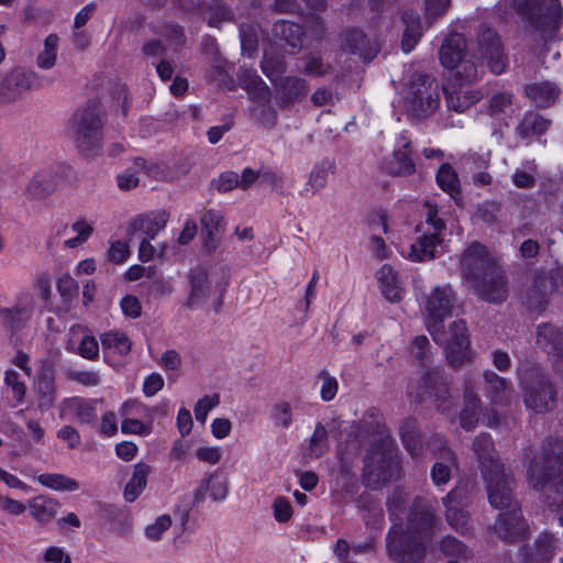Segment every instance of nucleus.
Segmentation results:
<instances>
[{
	"instance_id": "nucleus-30",
	"label": "nucleus",
	"mask_w": 563,
	"mask_h": 563,
	"mask_svg": "<svg viewBox=\"0 0 563 563\" xmlns=\"http://www.w3.org/2000/svg\"><path fill=\"white\" fill-rule=\"evenodd\" d=\"M31 516L42 525L51 522L58 514L60 504L55 498L40 495L29 500Z\"/></svg>"
},
{
	"instance_id": "nucleus-55",
	"label": "nucleus",
	"mask_w": 563,
	"mask_h": 563,
	"mask_svg": "<svg viewBox=\"0 0 563 563\" xmlns=\"http://www.w3.org/2000/svg\"><path fill=\"white\" fill-rule=\"evenodd\" d=\"M472 494L467 484L455 486L448 495L442 498L443 505H456L467 508L472 503Z\"/></svg>"
},
{
	"instance_id": "nucleus-7",
	"label": "nucleus",
	"mask_w": 563,
	"mask_h": 563,
	"mask_svg": "<svg viewBox=\"0 0 563 563\" xmlns=\"http://www.w3.org/2000/svg\"><path fill=\"white\" fill-rule=\"evenodd\" d=\"M455 302V294L450 285L435 286L421 299L424 322L435 342H440L443 322L451 316Z\"/></svg>"
},
{
	"instance_id": "nucleus-11",
	"label": "nucleus",
	"mask_w": 563,
	"mask_h": 563,
	"mask_svg": "<svg viewBox=\"0 0 563 563\" xmlns=\"http://www.w3.org/2000/svg\"><path fill=\"white\" fill-rule=\"evenodd\" d=\"M449 385V377L443 369L430 368L420 379L416 401L422 404L426 400H431L439 411L446 412L455 404Z\"/></svg>"
},
{
	"instance_id": "nucleus-64",
	"label": "nucleus",
	"mask_w": 563,
	"mask_h": 563,
	"mask_svg": "<svg viewBox=\"0 0 563 563\" xmlns=\"http://www.w3.org/2000/svg\"><path fill=\"white\" fill-rule=\"evenodd\" d=\"M223 217L219 211L208 210L201 217V225L209 238H213L220 232Z\"/></svg>"
},
{
	"instance_id": "nucleus-61",
	"label": "nucleus",
	"mask_w": 563,
	"mask_h": 563,
	"mask_svg": "<svg viewBox=\"0 0 563 563\" xmlns=\"http://www.w3.org/2000/svg\"><path fill=\"white\" fill-rule=\"evenodd\" d=\"M277 427L287 429L292 423L291 407L286 401H279L273 406L271 415Z\"/></svg>"
},
{
	"instance_id": "nucleus-33",
	"label": "nucleus",
	"mask_w": 563,
	"mask_h": 563,
	"mask_svg": "<svg viewBox=\"0 0 563 563\" xmlns=\"http://www.w3.org/2000/svg\"><path fill=\"white\" fill-rule=\"evenodd\" d=\"M35 389L38 398V407L48 409L56 399L55 377L52 368H43L36 378Z\"/></svg>"
},
{
	"instance_id": "nucleus-17",
	"label": "nucleus",
	"mask_w": 563,
	"mask_h": 563,
	"mask_svg": "<svg viewBox=\"0 0 563 563\" xmlns=\"http://www.w3.org/2000/svg\"><path fill=\"white\" fill-rule=\"evenodd\" d=\"M494 531L506 543L512 544L525 540L529 533V526L522 516L521 507L500 512Z\"/></svg>"
},
{
	"instance_id": "nucleus-9",
	"label": "nucleus",
	"mask_w": 563,
	"mask_h": 563,
	"mask_svg": "<svg viewBox=\"0 0 563 563\" xmlns=\"http://www.w3.org/2000/svg\"><path fill=\"white\" fill-rule=\"evenodd\" d=\"M428 545L405 531L401 522L394 523L386 536V552L395 563H422Z\"/></svg>"
},
{
	"instance_id": "nucleus-51",
	"label": "nucleus",
	"mask_w": 563,
	"mask_h": 563,
	"mask_svg": "<svg viewBox=\"0 0 563 563\" xmlns=\"http://www.w3.org/2000/svg\"><path fill=\"white\" fill-rule=\"evenodd\" d=\"M448 523L461 534L468 531V512L464 507L444 505Z\"/></svg>"
},
{
	"instance_id": "nucleus-8",
	"label": "nucleus",
	"mask_w": 563,
	"mask_h": 563,
	"mask_svg": "<svg viewBox=\"0 0 563 563\" xmlns=\"http://www.w3.org/2000/svg\"><path fill=\"white\" fill-rule=\"evenodd\" d=\"M439 106V82L430 75H415L408 93L409 114L419 120L427 119L435 112Z\"/></svg>"
},
{
	"instance_id": "nucleus-53",
	"label": "nucleus",
	"mask_w": 563,
	"mask_h": 563,
	"mask_svg": "<svg viewBox=\"0 0 563 563\" xmlns=\"http://www.w3.org/2000/svg\"><path fill=\"white\" fill-rule=\"evenodd\" d=\"M406 504L407 494L399 487L395 488L387 499V510L394 523L401 522V514L405 511Z\"/></svg>"
},
{
	"instance_id": "nucleus-45",
	"label": "nucleus",
	"mask_w": 563,
	"mask_h": 563,
	"mask_svg": "<svg viewBox=\"0 0 563 563\" xmlns=\"http://www.w3.org/2000/svg\"><path fill=\"white\" fill-rule=\"evenodd\" d=\"M100 342L103 349L112 350L120 355L130 353L132 342L128 335L120 331H109L100 335Z\"/></svg>"
},
{
	"instance_id": "nucleus-57",
	"label": "nucleus",
	"mask_w": 563,
	"mask_h": 563,
	"mask_svg": "<svg viewBox=\"0 0 563 563\" xmlns=\"http://www.w3.org/2000/svg\"><path fill=\"white\" fill-rule=\"evenodd\" d=\"M454 466H456V459L452 462L437 460L431 468V479L434 485L440 486L446 484L451 478L452 467Z\"/></svg>"
},
{
	"instance_id": "nucleus-43",
	"label": "nucleus",
	"mask_w": 563,
	"mask_h": 563,
	"mask_svg": "<svg viewBox=\"0 0 563 563\" xmlns=\"http://www.w3.org/2000/svg\"><path fill=\"white\" fill-rule=\"evenodd\" d=\"M55 181L48 172H40L30 180L26 192L33 199H42L54 190Z\"/></svg>"
},
{
	"instance_id": "nucleus-34",
	"label": "nucleus",
	"mask_w": 563,
	"mask_h": 563,
	"mask_svg": "<svg viewBox=\"0 0 563 563\" xmlns=\"http://www.w3.org/2000/svg\"><path fill=\"white\" fill-rule=\"evenodd\" d=\"M442 240L437 233H423L411 245L409 258L415 262L430 261L437 256V249Z\"/></svg>"
},
{
	"instance_id": "nucleus-15",
	"label": "nucleus",
	"mask_w": 563,
	"mask_h": 563,
	"mask_svg": "<svg viewBox=\"0 0 563 563\" xmlns=\"http://www.w3.org/2000/svg\"><path fill=\"white\" fill-rule=\"evenodd\" d=\"M339 40L343 53L358 56L365 64L371 63L379 53L376 40L369 38L363 30L355 26L344 29Z\"/></svg>"
},
{
	"instance_id": "nucleus-4",
	"label": "nucleus",
	"mask_w": 563,
	"mask_h": 563,
	"mask_svg": "<svg viewBox=\"0 0 563 563\" xmlns=\"http://www.w3.org/2000/svg\"><path fill=\"white\" fill-rule=\"evenodd\" d=\"M514 4L544 42L556 38L563 19L559 0H515Z\"/></svg>"
},
{
	"instance_id": "nucleus-62",
	"label": "nucleus",
	"mask_w": 563,
	"mask_h": 563,
	"mask_svg": "<svg viewBox=\"0 0 563 563\" xmlns=\"http://www.w3.org/2000/svg\"><path fill=\"white\" fill-rule=\"evenodd\" d=\"M220 402L218 394L211 396H203L195 405L194 412L198 422L205 423L210 410L217 407Z\"/></svg>"
},
{
	"instance_id": "nucleus-46",
	"label": "nucleus",
	"mask_w": 563,
	"mask_h": 563,
	"mask_svg": "<svg viewBox=\"0 0 563 563\" xmlns=\"http://www.w3.org/2000/svg\"><path fill=\"white\" fill-rule=\"evenodd\" d=\"M454 79L460 85L472 84L479 78V70L477 64L466 57H463L456 65L453 66Z\"/></svg>"
},
{
	"instance_id": "nucleus-5",
	"label": "nucleus",
	"mask_w": 563,
	"mask_h": 563,
	"mask_svg": "<svg viewBox=\"0 0 563 563\" xmlns=\"http://www.w3.org/2000/svg\"><path fill=\"white\" fill-rule=\"evenodd\" d=\"M103 109L91 100L71 119V130L78 150L86 156L98 153L102 144Z\"/></svg>"
},
{
	"instance_id": "nucleus-3",
	"label": "nucleus",
	"mask_w": 563,
	"mask_h": 563,
	"mask_svg": "<svg viewBox=\"0 0 563 563\" xmlns=\"http://www.w3.org/2000/svg\"><path fill=\"white\" fill-rule=\"evenodd\" d=\"M398 446L390 435L375 442L364 460L363 483L371 489L388 483L397 472Z\"/></svg>"
},
{
	"instance_id": "nucleus-2",
	"label": "nucleus",
	"mask_w": 563,
	"mask_h": 563,
	"mask_svg": "<svg viewBox=\"0 0 563 563\" xmlns=\"http://www.w3.org/2000/svg\"><path fill=\"white\" fill-rule=\"evenodd\" d=\"M530 485L541 492L553 490L563 503V439H545L528 468Z\"/></svg>"
},
{
	"instance_id": "nucleus-50",
	"label": "nucleus",
	"mask_w": 563,
	"mask_h": 563,
	"mask_svg": "<svg viewBox=\"0 0 563 563\" xmlns=\"http://www.w3.org/2000/svg\"><path fill=\"white\" fill-rule=\"evenodd\" d=\"M276 88L289 101L298 99L308 92L307 84L303 79L295 77H285Z\"/></svg>"
},
{
	"instance_id": "nucleus-6",
	"label": "nucleus",
	"mask_w": 563,
	"mask_h": 563,
	"mask_svg": "<svg viewBox=\"0 0 563 563\" xmlns=\"http://www.w3.org/2000/svg\"><path fill=\"white\" fill-rule=\"evenodd\" d=\"M522 400L528 410L547 413L555 409L558 391L551 377L533 367L525 372L520 380Z\"/></svg>"
},
{
	"instance_id": "nucleus-22",
	"label": "nucleus",
	"mask_w": 563,
	"mask_h": 563,
	"mask_svg": "<svg viewBox=\"0 0 563 563\" xmlns=\"http://www.w3.org/2000/svg\"><path fill=\"white\" fill-rule=\"evenodd\" d=\"M523 93L536 108L548 109L558 102L561 88L550 80L534 81L525 86Z\"/></svg>"
},
{
	"instance_id": "nucleus-23",
	"label": "nucleus",
	"mask_w": 563,
	"mask_h": 563,
	"mask_svg": "<svg viewBox=\"0 0 563 563\" xmlns=\"http://www.w3.org/2000/svg\"><path fill=\"white\" fill-rule=\"evenodd\" d=\"M554 555L555 538L549 532L541 533L533 545L520 548V556L523 563H549Z\"/></svg>"
},
{
	"instance_id": "nucleus-49",
	"label": "nucleus",
	"mask_w": 563,
	"mask_h": 563,
	"mask_svg": "<svg viewBox=\"0 0 563 563\" xmlns=\"http://www.w3.org/2000/svg\"><path fill=\"white\" fill-rule=\"evenodd\" d=\"M261 67L266 77L276 87L285 78L286 71L285 62L279 56H265L261 63Z\"/></svg>"
},
{
	"instance_id": "nucleus-31",
	"label": "nucleus",
	"mask_w": 563,
	"mask_h": 563,
	"mask_svg": "<svg viewBox=\"0 0 563 563\" xmlns=\"http://www.w3.org/2000/svg\"><path fill=\"white\" fill-rule=\"evenodd\" d=\"M382 294L390 302H398L402 297V287L397 273L389 264H384L376 273Z\"/></svg>"
},
{
	"instance_id": "nucleus-20",
	"label": "nucleus",
	"mask_w": 563,
	"mask_h": 563,
	"mask_svg": "<svg viewBox=\"0 0 563 563\" xmlns=\"http://www.w3.org/2000/svg\"><path fill=\"white\" fill-rule=\"evenodd\" d=\"M97 399L70 397L64 399L60 416L76 419L80 423L95 426L97 421Z\"/></svg>"
},
{
	"instance_id": "nucleus-16",
	"label": "nucleus",
	"mask_w": 563,
	"mask_h": 563,
	"mask_svg": "<svg viewBox=\"0 0 563 563\" xmlns=\"http://www.w3.org/2000/svg\"><path fill=\"white\" fill-rule=\"evenodd\" d=\"M444 333L440 335L439 344H444L446 358L451 366L456 367L463 364L470 354V340L467 327L464 320H455L449 327V338L444 339Z\"/></svg>"
},
{
	"instance_id": "nucleus-21",
	"label": "nucleus",
	"mask_w": 563,
	"mask_h": 563,
	"mask_svg": "<svg viewBox=\"0 0 563 563\" xmlns=\"http://www.w3.org/2000/svg\"><path fill=\"white\" fill-rule=\"evenodd\" d=\"M473 450L477 456L482 476L505 468L495 449L494 441L488 433L478 434L473 441Z\"/></svg>"
},
{
	"instance_id": "nucleus-42",
	"label": "nucleus",
	"mask_w": 563,
	"mask_h": 563,
	"mask_svg": "<svg viewBox=\"0 0 563 563\" xmlns=\"http://www.w3.org/2000/svg\"><path fill=\"white\" fill-rule=\"evenodd\" d=\"M59 37L55 33L48 34L43 43V49L36 56V66L41 69H52L57 62Z\"/></svg>"
},
{
	"instance_id": "nucleus-13",
	"label": "nucleus",
	"mask_w": 563,
	"mask_h": 563,
	"mask_svg": "<svg viewBox=\"0 0 563 563\" xmlns=\"http://www.w3.org/2000/svg\"><path fill=\"white\" fill-rule=\"evenodd\" d=\"M490 506L498 510H509L521 507L515 492V481L505 468L483 475Z\"/></svg>"
},
{
	"instance_id": "nucleus-48",
	"label": "nucleus",
	"mask_w": 563,
	"mask_h": 563,
	"mask_svg": "<svg viewBox=\"0 0 563 563\" xmlns=\"http://www.w3.org/2000/svg\"><path fill=\"white\" fill-rule=\"evenodd\" d=\"M440 551L446 555L463 561H467L472 558V551L455 537L446 536L440 542Z\"/></svg>"
},
{
	"instance_id": "nucleus-10",
	"label": "nucleus",
	"mask_w": 563,
	"mask_h": 563,
	"mask_svg": "<svg viewBox=\"0 0 563 563\" xmlns=\"http://www.w3.org/2000/svg\"><path fill=\"white\" fill-rule=\"evenodd\" d=\"M474 56L486 63L488 69L495 75L504 74L509 65V56L500 35L492 27L482 25L472 47Z\"/></svg>"
},
{
	"instance_id": "nucleus-39",
	"label": "nucleus",
	"mask_w": 563,
	"mask_h": 563,
	"mask_svg": "<svg viewBox=\"0 0 563 563\" xmlns=\"http://www.w3.org/2000/svg\"><path fill=\"white\" fill-rule=\"evenodd\" d=\"M406 27L404 30L401 48L405 53H409L420 41L422 27L420 16L413 11H406L401 16Z\"/></svg>"
},
{
	"instance_id": "nucleus-41",
	"label": "nucleus",
	"mask_w": 563,
	"mask_h": 563,
	"mask_svg": "<svg viewBox=\"0 0 563 563\" xmlns=\"http://www.w3.org/2000/svg\"><path fill=\"white\" fill-rule=\"evenodd\" d=\"M437 183L443 191L448 192L459 203L462 199L460 180L456 172L450 164L444 163L440 166L437 173Z\"/></svg>"
},
{
	"instance_id": "nucleus-32",
	"label": "nucleus",
	"mask_w": 563,
	"mask_h": 563,
	"mask_svg": "<svg viewBox=\"0 0 563 563\" xmlns=\"http://www.w3.org/2000/svg\"><path fill=\"white\" fill-rule=\"evenodd\" d=\"M551 125V120L538 112L527 111L515 129L517 136L527 139L533 135L544 134Z\"/></svg>"
},
{
	"instance_id": "nucleus-40",
	"label": "nucleus",
	"mask_w": 563,
	"mask_h": 563,
	"mask_svg": "<svg viewBox=\"0 0 563 563\" xmlns=\"http://www.w3.org/2000/svg\"><path fill=\"white\" fill-rule=\"evenodd\" d=\"M482 410L481 399L468 386L464 390V408L461 411L460 422L465 430L475 428Z\"/></svg>"
},
{
	"instance_id": "nucleus-27",
	"label": "nucleus",
	"mask_w": 563,
	"mask_h": 563,
	"mask_svg": "<svg viewBox=\"0 0 563 563\" xmlns=\"http://www.w3.org/2000/svg\"><path fill=\"white\" fill-rule=\"evenodd\" d=\"M275 37L284 42V48L290 54H296L303 44V29L301 25L289 22L279 21L274 24L273 29Z\"/></svg>"
},
{
	"instance_id": "nucleus-24",
	"label": "nucleus",
	"mask_w": 563,
	"mask_h": 563,
	"mask_svg": "<svg viewBox=\"0 0 563 563\" xmlns=\"http://www.w3.org/2000/svg\"><path fill=\"white\" fill-rule=\"evenodd\" d=\"M537 345L548 355L563 358V328L544 322L537 327Z\"/></svg>"
},
{
	"instance_id": "nucleus-29",
	"label": "nucleus",
	"mask_w": 563,
	"mask_h": 563,
	"mask_svg": "<svg viewBox=\"0 0 563 563\" xmlns=\"http://www.w3.org/2000/svg\"><path fill=\"white\" fill-rule=\"evenodd\" d=\"M167 221L168 213L165 211L139 216L131 222V231L133 233L141 232L147 239H155L158 232L166 227Z\"/></svg>"
},
{
	"instance_id": "nucleus-44",
	"label": "nucleus",
	"mask_w": 563,
	"mask_h": 563,
	"mask_svg": "<svg viewBox=\"0 0 563 563\" xmlns=\"http://www.w3.org/2000/svg\"><path fill=\"white\" fill-rule=\"evenodd\" d=\"M37 482L51 489L59 492H74L79 488L76 479L57 473H44L37 476Z\"/></svg>"
},
{
	"instance_id": "nucleus-47",
	"label": "nucleus",
	"mask_w": 563,
	"mask_h": 563,
	"mask_svg": "<svg viewBox=\"0 0 563 563\" xmlns=\"http://www.w3.org/2000/svg\"><path fill=\"white\" fill-rule=\"evenodd\" d=\"M515 96L510 91H500L493 95L488 100L487 113L490 117L507 114L512 109Z\"/></svg>"
},
{
	"instance_id": "nucleus-60",
	"label": "nucleus",
	"mask_w": 563,
	"mask_h": 563,
	"mask_svg": "<svg viewBox=\"0 0 563 563\" xmlns=\"http://www.w3.org/2000/svg\"><path fill=\"white\" fill-rule=\"evenodd\" d=\"M206 488L214 501H222L228 496V482L216 474L209 475L206 479Z\"/></svg>"
},
{
	"instance_id": "nucleus-54",
	"label": "nucleus",
	"mask_w": 563,
	"mask_h": 563,
	"mask_svg": "<svg viewBox=\"0 0 563 563\" xmlns=\"http://www.w3.org/2000/svg\"><path fill=\"white\" fill-rule=\"evenodd\" d=\"M207 14L208 24L212 27H219L221 23L233 20V12L219 0L210 3Z\"/></svg>"
},
{
	"instance_id": "nucleus-63",
	"label": "nucleus",
	"mask_w": 563,
	"mask_h": 563,
	"mask_svg": "<svg viewBox=\"0 0 563 563\" xmlns=\"http://www.w3.org/2000/svg\"><path fill=\"white\" fill-rule=\"evenodd\" d=\"M274 519L279 523L288 522L292 517V507L290 501L284 497L278 496L272 504Z\"/></svg>"
},
{
	"instance_id": "nucleus-59",
	"label": "nucleus",
	"mask_w": 563,
	"mask_h": 563,
	"mask_svg": "<svg viewBox=\"0 0 563 563\" xmlns=\"http://www.w3.org/2000/svg\"><path fill=\"white\" fill-rule=\"evenodd\" d=\"M78 283L69 275L64 274L57 280V290L66 305H70L78 294Z\"/></svg>"
},
{
	"instance_id": "nucleus-26",
	"label": "nucleus",
	"mask_w": 563,
	"mask_h": 563,
	"mask_svg": "<svg viewBox=\"0 0 563 563\" xmlns=\"http://www.w3.org/2000/svg\"><path fill=\"white\" fill-rule=\"evenodd\" d=\"M399 437L409 455L416 461L420 460L423 455L422 433L415 418L401 422Z\"/></svg>"
},
{
	"instance_id": "nucleus-14",
	"label": "nucleus",
	"mask_w": 563,
	"mask_h": 563,
	"mask_svg": "<svg viewBox=\"0 0 563 563\" xmlns=\"http://www.w3.org/2000/svg\"><path fill=\"white\" fill-rule=\"evenodd\" d=\"M52 82L35 71L15 68L0 81V98L8 102L16 101L32 89H40Z\"/></svg>"
},
{
	"instance_id": "nucleus-52",
	"label": "nucleus",
	"mask_w": 563,
	"mask_h": 563,
	"mask_svg": "<svg viewBox=\"0 0 563 563\" xmlns=\"http://www.w3.org/2000/svg\"><path fill=\"white\" fill-rule=\"evenodd\" d=\"M410 154L411 151L395 150L390 173L396 176H409L413 174L416 166Z\"/></svg>"
},
{
	"instance_id": "nucleus-18",
	"label": "nucleus",
	"mask_w": 563,
	"mask_h": 563,
	"mask_svg": "<svg viewBox=\"0 0 563 563\" xmlns=\"http://www.w3.org/2000/svg\"><path fill=\"white\" fill-rule=\"evenodd\" d=\"M33 314L32 299L18 301L12 307L0 306V327L14 339Z\"/></svg>"
},
{
	"instance_id": "nucleus-28",
	"label": "nucleus",
	"mask_w": 563,
	"mask_h": 563,
	"mask_svg": "<svg viewBox=\"0 0 563 563\" xmlns=\"http://www.w3.org/2000/svg\"><path fill=\"white\" fill-rule=\"evenodd\" d=\"M466 40L460 33L450 34L441 45L439 55L441 64L449 69L466 56Z\"/></svg>"
},
{
	"instance_id": "nucleus-1",
	"label": "nucleus",
	"mask_w": 563,
	"mask_h": 563,
	"mask_svg": "<svg viewBox=\"0 0 563 563\" xmlns=\"http://www.w3.org/2000/svg\"><path fill=\"white\" fill-rule=\"evenodd\" d=\"M462 275L472 284L474 292L489 303H501L508 297L506 272L489 255L487 249L474 242L463 253Z\"/></svg>"
},
{
	"instance_id": "nucleus-19",
	"label": "nucleus",
	"mask_w": 563,
	"mask_h": 563,
	"mask_svg": "<svg viewBox=\"0 0 563 563\" xmlns=\"http://www.w3.org/2000/svg\"><path fill=\"white\" fill-rule=\"evenodd\" d=\"M189 295L186 307L197 309L205 305L211 294V282L208 271L202 266L194 267L188 273Z\"/></svg>"
},
{
	"instance_id": "nucleus-38",
	"label": "nucleus",
	"mask_w": 563,
	"mask_h": 563,
	"mask_svg": "<svg viewBox=\"0 0 563 563\" xmlns=\"http://www.w3.org/2000/svg\"><path fill=\"white\" fill-rule=\"evenodd\" d=\"M151 471L152 467L148 464L140 462L134 465L132 476L124 487L123 495L126 501H134L143 493Z\"/></svg>"
},
{
	"instance_id": "nucleus-58",
	"label": "nucleus",
	"mask_w": 563,
	"mask_h": 563,
	"mask_svg": "<svg viewBox=\"0 0 563 563\" xmlns=\"http://www.w3.org/2000/svg\"><path fill=\"white\" fill-rule=\"evenodd\" d=\"M427 448L433 453L437 460L452 462L456 457L455 453L448 448L446 441L440 435L430 438L427 442Z\"/></svg>"
},
{
	"instance_id": "nucleus-56",
	"label": "nucleus",
	"mask_w": 563,
	"mask_h": 563,
	"mask_svg": "<svg viewBox=\"0 0 563 563\" xmlns=\"http://www.w3.org/2000/svg\"><path fill=\"white\" fill-rule=\"evenodd\" d=\"M71 230L77 234L75 238L65 241L68 249L77 247L85 243L93 232V228L86 220L79 219L71 224Z\"/></svg>"
},
{
	"instance_id": "nucleus-36",
	"label": "nucleus",
	"mask_w": 563,
	"mask_h": 563,
	"mask_svg": "<svg viewBox=\"0 0 563 563\" xmlns=\"http://www.w3.org/2000/svg\"><path fill=\"white\" fill-rule=\"evenodd\" d=\"M485 394L494 405H501L507 400V393L511 383L500 377L493 371H486L483 375Z\"/></svg>"
},
{
	"instance_id": "nucleus-37",
	"label": "nucleus",
	"mask_w": 563,
	"mask_h": 563,
	"mask_svg": "<svg viewBox=\"0 0 563 563\" xmlns=\"http://www.w3.org/2000/svg\"><path fill=\"white\" fill-rule=\"evenodd\" d=\"M446 107L449 110L462 113L479 100L477 92L463 90L462 88H443Z\"/></svg>"
},
{
	"instance_id": "nucleus-25",
	"label": "nucleus",
	"mask_w": 563,
	"mask_h": 563,
	"mask_svg": "<svg viewBox=\"0 0 563 563\" xmlns=\"http://www.w3.org/2000/svg\"><path fill=\"white\" fill-rule=\"evenodd\" d=\"M553 282L547 274H539L533 278L527 290L526 305L530 311L542 312L545 310L549 297L553 292Z\"/></svg>"
},
{
	"instance_id": "nucleus-35",
	"label": "nucleus",
	"mask_w": 563,
	"mask_h": 563,
	"mask_svg": "<svg viewBox=\"0 0 563 563\" xmlns=\"http://www.w3.org/2000/svg\"><path fill=\"white\" fill-rule=\"evenodd\" d=\"M376 550V542L373 539L363 542L350 543L344 539H339L334 545V554L339 560L344 562H355L354 559L363 554H374Z\"/></svg>"
},
{
	"instance_id": "nucleus-12",
	"label": "nucleus",
	"mask_w": 563,
	"mask_h": 563,
	"mask_svg": "<svg viewBox=\"0 0 563 563\" xmlns=\"http://www.w3.org/2000/svg\"><path fill=\"white\" fill-rule=\"evenodd\" d=\"M440 526L432 504L423 497H416L407 516L405 531L431 544Z\"/></svg>"
}]
</instances>
